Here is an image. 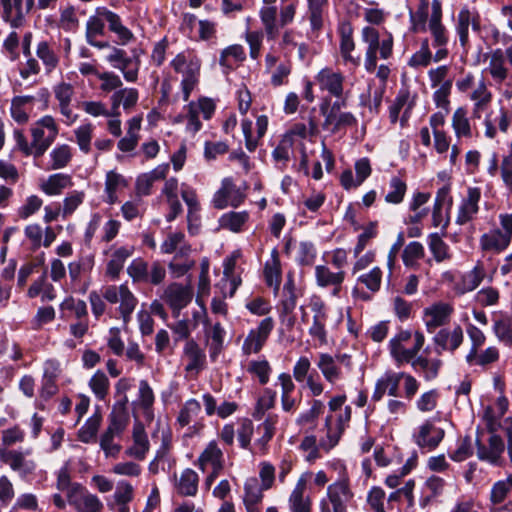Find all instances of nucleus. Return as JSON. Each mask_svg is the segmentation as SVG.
I'll use <instances>...</instances> for the list:
<instances>
[{"mask_svg": "<svg viewBox=\"0 0 512 512\" xmlns=\"http://www.w3.org/2000/svg\"><path fill=\"white\" fill-rule=\"evenodd\" d=\"M510 243V239H508V237H506L499 228L489 230L482 234L479 239L481 250L494 254L503 252Z\"/></svg>", "mask_w": 512, "mask_h": 512, "instance_id": "4c0bfd02", "label": "nucleus"}, {"mask_svg": "<svg viewBox=\"0 0 512 512\" xmlns=\"http://www.w3.org/2000/svg\"><path fill=\"white\" fill-rule=\"evenodd\" d=\"M338 363L343 365L348 371L352 369V359L348 354H340L336 357L328 353H320L318 355L317 368L322 373L324 379L332 385L342 379V371Z\"/></svg>", "mask_w": 512, "mask_h": 512, "instance_id": "f8f14e48", "label": "nucleus"}, {"mask_svg": "<svg viewBox=\"0 0 512 512\" xmlns=\"http://www.w3.org/2000/svg\"><path fill=\"white\" fill-rule=\"evenodd\" d=\"M185 235L183 232H171L161 244V252L164 254H172L179 248L182 255H187L191 251L190 245L184 243Z\"/></svg>", "mask_w": 512, "mask_h": 512, "instance_id": "6e6d98bb", "label": "nucleus"}, {"mask_svg": "<svg viewBox=\"0 0 512 512\" xmlns=\"http://www.w3.org/2000/svg\"><path fill=\"white\" fill-rule=\"evenodd\" d=\"M354 494L348 478H341L327 487L326 497L319 504L320 512H347Z\"/></svg>", "mask_w": 512, "mask_h": 512, "instance_id": "6e6552de", "label": "nucleus"}, {"mask_svg": "<svg viewBox=\"0 0 512 512\" xmlns=\"http://www.w3.org/2000/svg\"><path fill=\"white\" fill-rule=\"evenodd\" d=\"M99 15L108 23L109 30L116 34L122 45L128 44L133 38V33L122 24L121 18L116 13L103 9Z\"/></svg>", "mask_w": 512, "mask_h": 512, "instance_id": "37998d69", "label": "nucleus"}, {"mask_svg": "<svg viewBox=\"0 0 512 512\" xmlns=\"http://www.w3.org/2000/svg\"><path fill=\"white\" fill-rule=\"evenodd\" d=\"M154 401L155 396L152 388L146 380H141L139 382L138 405L143 410V415L147 421H152L153 419L152 406Z\"/></svg>", "mask_w": 512, "mask_h": 512, "instance_id": "4d7b16f0", "label": "nucleus"}, {"mask_svg": "<svg viewBox=\"0 0 512 512\" xmlns=\"http://www.w3.org/2000/svg\"><path fill=\"white\" fill-rule=\"evenodd\" d=\"M512 491V474L506 479L495 482L490 491V501L493 505H500L505 502Z\"/></svg>", "mask_w": 512, "mask_h": 512, "instance_id": "774afa93", "label": "nucleus"}, {"mask_svg": "<svg viewBox=\"0 0 512 512\" xmlns=\"http://www.w3.org/2000/svg\"><path fill=\"white\" fill-rule=\"evenodd\" d=\"M73 156L72 148L68 144L57 145L49 154L51 170H59L65 168L71 161Z\"/></svg>", "mask_w": 512, "mask_h": 512, "instance_id": "680f3d73", "label": "nucleus"}, {"mask_svg": "<svg viewBox=\"0 0 512 512\" xmlns=\"http://www.w3.org/2000/svg\"><path fill=\"white\" fill-rule=\"evenodd\" d=\"M409 363L426 381L435 379L442 367V360L428 357L427 349L424 351V354L414 356L413 360L409 361Z\"/></svg>", "mask_w": 512, "mask_h": 512, "instance_id": "e433bc0d", "label": "nucleus"}, {"mask_svg": "<svg viewBox=\"0 0 512 512\" xmlns=\"http://www.w3.org/2000/svg\"><path fill=\"white\" fill-rule=\"evenodd\" d=\"M257 478H248L244 483L243 503L247 512H261L264 492Z\"/></svg>", "mask_w": 512, "mask_h": 512, "instance_id": "473e14b6", "label": "nucleus"}, {"mask_svg": "<svg viewBox=\"0 0 512 512\" xmlns=\"http://www.w3.org/2000/svg\"><path fill=\"white\" fill-rule=\"evenodd\" d=\"M29 298L41 296L42 301H52L56 298L53 285L48 282L46 274L35 280L27 291Z\"/></svg>", "mask_w": 512, "mask_h": 512, "instance_id": "3c124183", "label": "nucleus"}, {"mask_svg": "<svg viewBox=\"0 0 512 512\" xmlns=\"http://www.w3.org/2000/svg\"><path fill=\"white\" fill-rule=\"evenodd\" d=\"M411 30L415 33L425 32L429 22V2L428 0H420L418 8L415 12H409Z\"/></svg>", "mask_w": 512, "mask_h": 512, "instance_id": "5fc2aeb1", "label": "nucleus"}, {"mask_svg": "<svg viewBox=\"0 0 512 512\" xmlns=\"http://www.w3.org/2000/svg\"><path fill=\"white\" fill-rule=\"evenodd\" d=\"M73 184L72 178L68 174L56 173L50 175L41 185V190L50 196L59 195L66 188Z\"/></svg>", "mask_w": 512, "mask_h": 512, "instance_id": "de8ad7c7", "label": "nucleus"}, {"mask_svg": "<svg viewBox=\"0 0 512 512\" xmlns=\"http://www.w3.org/2000/svg\"><path fill=\"white\" fill-rule=\"evenodd\" d=\"M485 270L482 266L476 265L471 271L463 274L454 285V292L457 295H463L475 290L483 281Z\"/></svg>", "mask_w": 512, "mask_h": 512, "instance_id": "79ce46f5", "label": "nucleus"}, {"mask_svg": "<svg viewBox=\"0 0 512 512\" xmlns=\"http://www.w3.org/2000/svg\"><path fill=\"white\" fill-rule=\"evenodd\" d=\"M129 422V416L124 407H115L110 414V423L105 432L114 436H119L126 429Z\"/></svg>", "mask_w": 512, "mask_h": 512, "instance_id": "0e129e2a", "label": "nucleus"}, {"mask_svg": "<svg viewBox=\"0 0 512 512\" xmlns=\"http://www.w3.org/2000/svg\"><path fill=\"white\" fill-rule=\"evenodd\" d=\"M481 198V191L478 187H469L467 196L463 199L456 216V223L459 225L471 221L478 213V203Z\"/></svg>", "mask_w": 512, "mask_h": 512, "instance_id": "72a5a7b5", "label": "nucleus"}, {"mask_svg": "<svg viewBox=\"0 0 512 512\" xmlns=\"http://www.w3.org/2000/svg\"><path fill=\"white\" fill-rule=\"evenodd\" d=\"M443 429L434 425L431 421H426L418 427L414 434V441L420 448L428 450L435 449L444 438Z\"/></svg>", "mask_w": 512, "mask_h": 512, "instance_id": "a878e982", "label": "nucleus"}, {"mask_svg": "<svg viewBox=\"0 0 512 512\" xmlns=\"http://www.w3.org/2000/svg\"><path fill=\"white\" fill-rule=\"evenodd\" d=\"M104 299L109 303H120L119 313L123 319L124 325H127L131 320V315L135 310L138 300L127 285L122 284L119 286L111 285L104 289L102 295L95 291L89 294V301L91 304L92 313L96 317L103 315L106 309Z\"/></svg>", "mask_w": 512, "mask_h": 512, "instance_id": "f257e3e1", "label": "nucleus"}, {"mask_svg": "<svg viewBox=\"0 0 512 512\" xmlns=\"http://www.w3.org/2000/svg\"><path fill=\"white\" fill-rule=\"evenodd\" d=\"M36 55L42 61L47 74L52 73L59 65V57L47 41L38 43Z\"/></svg>", "mask_w": 512, "mask_h": 512, "instance_id": "13d9d810", "label": "nucleus"}, {"mask_svg": "<svg viewBox=\"0 0 512 512\" xmlns=\"http://www.w3.org/2000/svg\"><path fill=\"white\" fill-rule=\"evenodd\" d=\"M246 59L245 50L240 44H233L224 48L220 52L219 64L224 69L231 70L234 65L238 62H242Z\"/></svg>", "mask_w": 512, "mask_h": 512, "instance_id": "8fccbe9b", "label": "nucleus"}, {"mask_svg": "<svg viewBox=\"0 0 512 512\" xmlns=\"http://www.w3.org/2000/svg\"><path fill=\"white\" fill-rule=\"evenodd\" d=\"M278 60L279 58L272 47L265 56V70L271 75V84L275 87L285 84L292 71L290 61H283L277 65Z\"/></svg>", "mask_w": 512, "mask_h": 512, "instance_id": "5701e85b", "label": "nucleus"}, {"mask_svg": "<svg viewBox=\"0 0 512 512\" xmlns=\"http://www.w3.org/2000/svg\"><path fill=\"white\" fill-rule=\"evenodd\" d=\"M182 358L185 361V372L191 377H196L205 368L206 354L192 339L185 343Z\"/></svg>", "mask_w": 512, "mask_h": 512, "instance_id": "f3484780", "label": "nucleus"}, {"mask_svg": "<svg viewBox=\"0 0 512 512\" xmlns=\"http://www.w3.org/2000/svg\"><path fill=\"white\" fill-rule=\"evenodd\" d=\"M264 277L266 284L277 293L281 284V264L277 249L272 250L271 257L265 264Z\"/></svg>", "mask_w": 512, "mask_h": 512, "instance_id": "a18cd8bd", "label": "nucleus"}, {"mask_svg": "<svg viewBox=\"0 0 512 512\" xmlns=\"http://www.w3.org/2000/svg\"><path fill=\"white\" fill-rule=\"evenodd\" d=\"M67 500L76 512H102L104 508L99 497L82 485L74 486Z\"/></svg>", "mask_w": 512, "mask_h": 512, "instance_id": "4468645a", "label": "nucleus"}, {"mask_svg": "<svg viewBox=\"0 0 512 512\" xmlns=\"http://www.w3.org/2000/svg\"><path fill=\"white\" fill-rule=\"evenodd\" d=\"M316 81L322 91H326L336 98L343 96L345 77L341 72L323 68L318 72Z\"/></svg>", "mask_w": 512, "mask_h": 512, "instance_id": "393cba45", "label": "nucleus"}, {"mask_svg": "<svg viewBox=\"0 0 512 512\" xmlns=\"http://www.w3.org/2000/svg\"><path fill=\"white\" fill-rule=\"evenodd\" d=\"M472 27L474 31L480 30V17L476 11H471L468 8H463L460 10L457 23H456V32L459 36L460 44L463 48L469 43V27Z\"/></svg>", "mask_w": 512, "mask_h": 512, "instance_id": "c85d7f7f", "label": "nucleus"}, {"mask_svg": "<svg viewBox=\"0 0 512 512\" xmlns=\"http://www.w3.org/2000/svg\"><path fill=\"white\" fill-rule=\"evenodd\" d=\"M346 399V395L342 394L332 397L328 402V408L331 413L325 418L324 429L326 435L320 440V445L326 450H330L337 445L350 422L352 411L350 406H346L336 416L332 414L342 407Z\"/></svg>", "mask_w": 512, "mask_h": 512, "instance_id": "f03ea898", "label": "nucleus"}, {"mask_svg": "<svg viewBox=\"0 0 512 512\" xmlns=\"http://www.w3.org/2000/svg\"><path fill=\"white\" fill-rule=\"evenodd\" d=\"M173 487L183 497H195L198 493L199 476L191 468H185L179 475L174 474Z\"/></svg>", "mask_w": 512, "mask_h": 512, "instance_id": "7c9ffc66", "label": "nucleus"}, {"mask_svg": "<svg viewBox=\"0 0 512 512\" xmlns=\"http://www.w3.org/2000/svg\"><path fill=\"white\" fill-rule=\"evenodd\" d=\"M403 372H394L391 370L386 371L381 375L375 383L374 391L372 393V401L378 402L383 399L387 394L396 397L399 392L400 381L402 380Z\"/></svg>", "mask_w": 512, "mask_h": 512, "instance_id": "4be33fe9", "label": "nucleus"}, {"mask_svg": "<svg viewBox=\"0 0 512 512\" xmlns=\"http://www.w3.org/2000/svg\"><path fill=\"white\" fill-rule=\"evenodd\" d=\"M425 256L424 246L417 241L407 244L402 252V260L406 267L415 268L419 260Z\"/></svg>", "mask_w": 512, "mask_h": 512, "instance_id": "338daca9", "label": "nucleus"}, {"mask_svg": "<svg viewBox=\"0 0 512 512\" xmlns=\"http://www.w3.org/2000/svg\"><path fill=\"white\" fill-rule=\"evenodd\" d=\"M338 32L340 35V54L345 63L354 66L360 64V56H354L352 52L355 50V42L353 39V27L351 23L344 21L339 25Z\"/></svg>", "mask_w": 512, "mask_h": 512, "instance_id": "2f4dec72", "label": "nucleus"}, {"mask_svg": "<svg viewBox=\"0 0 512 512\" xmlns=\"http://www.w3.org/2000/svg\"><path fill=\"white\" fill-rule=\"evenodd\" d=\"M483 74L491 78L497 86L509 85L512 81V73L508 64L512 67V44L506 49L495 48L483 54Z\"/></svg>", "mask_w": 512, "mask_h": 512, "instance_id": "39448f33", "label": "nucleus"}, {"mask_svg": "<svg viewBox=\"0 0 512 512\" xmlns=\"http://www.w3.org/2000/svg\"><path fill=\"white\" fill-rule=\"evenodd\" d=\"M128 185L126 179L120 173L116 171H109L106 174L105 179V193H106V202L109 204H114L117 202L116 192L124 188Z\"/></svg>", "mask_w": 512, "mask_h": 512, "instance_id": "bf43d9fd", "label": "nucleus"}, {"mask_svg": "<svg viewBox=\"0 0 512 512\" xmlns=\"http://www.w3.org/2000/svg\"><path fill=\"white\" fill-rule=\"evenodd\" d=\"M307 479L302 475L293 488L289 499V509L291 512H311V499L305 495Z\"/></svg>", "mask_w": 512, "mask_h": 512, "instance_id": "ea45409f", "label": "nucleus"}, {"mask_svg": "<svg viewBox=\"0 0 512 512\" xmlns=\"http://www.w3.org/2000/svg\"><path fill=\"white\" fill-rule=\"evenodd\" d=\"M245 195L230 178L222 180L221 187L215 192L212 203L217 209H224L228 206L237 207L243 200Z\"/></svg>", "mask_w": 512, "mask_h": 512, "instance_id": "dca6fc26", "label": "nucleus"}, {"mask_svg": "<svg viewBox=\"0 0 512 512\" xmlns=\"http://www.w3.org/2000/svg\"><path fill=\"white\" fill-rule=\"evenodd\" d=\"M104 33V23L100 17L91 16L86 23V40L91 45L98 49L109 47L107 41H97L96 38Z\"/></svg>", "mask_w": 512, "mask_h": 512, "instance_id": "864d4df0", "label": "nucleus"}, {"mask_svg": "<svg viewBox=\"0 0 512 512\" xmlns=\"http://www.w3.org/2000/svg\"><path fill=\"white\" fill-rule=\"evenodd\" d=\"M173 70L181 74V91L183 100L188 101L191 92L199 83L201 59L193 50H184L178 53L170 63Z\"/></svg>", "mask_w": 512, "mask_h": 512, "instance_id": "20e7f679", "label": "nucleus"}, {"mask_svg": "<svg viewBox=\"0 0 512 512\" xmlns=\"http://www.w3.org/2000/svg\"><path fill=\"white\" fill-rule=\"evenodd\" d=\"M224 454L216 441H210L197 458L196 465L201 471H206L208 467L223 469Z\"/></svg>", "mask_w": 512, "mask_h": 512, "instance_id": "c9c22d12", "label": "nucleus"}, {"mask_svg": "<svg viewBox=\"0 0 512 512\" xmlns=\"http://www.w3.org/2000/svg\"><path fill=\"white\" fill-rule=\"evenodd\" d=\"M453 313V307L445 302H437L423 311V320L428 332L432 333L436 328L447 324Z\"/></svg>", "mask_w": 512, "mask_h": 512, "instance_id": "412c9836", "label": "nucleus"}, {"mask_svg": "<svg viewBox=\"0 0 512 512\" xmlns=\"http://www.w3.org/2000/svg\"><path fill=\"white\" fill-rule=\"evenodd\" d=\"M36 99L31 95L15 96L11 100L10 115L20 125L26 124L30 119Z\"/></svg>", "mask_w": 512, "mask_h": 512, "instance_id": "58836bf2", "label": "nucleus"}, {"mask_svg": "<svg viewBox=\"0 0 512 512\" xmlns=\"http://www.w3.org/2000/svg\"><path fill=\"white\" fill-rule=\"evenodd\" d=\"M361 39L367 44L364 66L368 72H373L377 67V51L383 59H388L393 51V38L388 35L387 38L380 41L378 31L370 26H366L361 31Z\"/></svg>", "mask_w": 512, "mask_h": 512, "instance_id": "0eeeda50", "label": "nucleus"}, {"mask_svg": "<svg viewBox=\"0 0 512 512\" xmlns=\"http://www.w3.org/2000/svg\"><path fill=\"white\" fill-rule=\"evenodd\" d=\"M139 94L135 88H120L115 91L111 98V109L113 111H119V107L122 106L125 111H130L138 102Z\"/></svg>", "mask_w": 512, "mask_h": 512, "instance_id": "c03bdc74", "label": "nucleus"}, {"mask_svg": "<svg viewBox=\"0 0 512 512\" xmlns=\"http://www.w3.org/2000/svg\"><path fill=\"white\" fill-rule=\"evenodd\" d=\"M109 53L106 56V61L111 64L115 69L122 72L124 79L127 82H136L140 69V58L137 55L132 57L128 56L126 51L115 46L106 47Z\"/></svg>", "mask_w": 512, "mask_h": 512, "instance_id": "9d476101", "label": "nucleus"}, {"mask_svg": "<svg viewBox=\"0 0 512 512\" xmlns=\"http://www.w3.org/2000/svg\"><path fill=\"white\" fill-rule=\"evenodd\" d=\"M425 342L424 335L416 331L412 334L409 330H401L389 341V352L397 366L412 361L419 354Z\"/></svg>", "mask_w": 512, "mask_h": 512, "instance_id": "423d86ee", "label": "nucleus"}, {"mask_svg": "<svg viewBox=\"0 0 512 512\" xmlns=\"http://www.w3.org/2000/svg\"><path fill=\"white\" fill-rule=\"evenodd\" d=\"M451 125L455 136L458 139H471L473 136L472 126L470 123V119L467 115V110L465 107H458L451 119Z\"/></svg>", "mask_w": 512, "mask_h": 512, "instance_id": "49530a36", "label": "nucleus"}, {"mask_svg": "<svg viewBox=\"0 0 512 512\" xmlns=\"http://www.w3.org/2000/svg\"><path fill=\"white\" fill-rule=\"evenodd\" d=\"M248 219L249 214L246 211L228 212L219 218V225L222 229L238 233L242 230V227Z\"/></svg>", "mask_w": 512, "mask_h": 512, "instance_id": "052dcab7", "label": "nucleus"}, {"mask_svg": "<svg viewBox=\"0 0 512 512\" xmlns=\"http://www.w3.org/2000/svg\"><path fill=\"white\" fill-rule=\"evenodd\" d=\"M247 372L256 377L261 385L269 382L272 373V367L268 360L262 358L251 360L246 368Z\"/></svg>", "mask_w": 512, "mask_h": 512, "instance_id": "69168bd1", "label": "nucleus"}, {"mask_svg": "<svg viewBox=\"0 0 512 512\" xmlns=\"http://www.w3.org/2000/svg\"><path fill=\"white\" fill-rule=\"evenodd\" d=\"M326 108L327 103H322L320 106V112L324 116L323 127L330 129L333 133L357 124V119L351 112H326Z\"/></svg>", "mask_w": 512, "mask_h": 512, "instance_id": "c756f323", "label": "nucleus"}, {"mask_svg": "<svg viewBox=\"0 0 512 512\" xmlns=\"http://www.w3.org/2000/svg\"><path fill=\"white\" fill-rule=\"evenodd\" d=\"M132 439L133 444L125 450V455L139 461L144 460L149 452L150 443L142 423L134 424Z\"/></svg>", "mask_w": 512, "mask_h": 512, "instance_id": "f704fd0d", "label": "nucleus"}, {"mask_svg": "<svg viewBox=\"0 0 512 512\" xmlns=\"http://www.w3.org/2000/svg\"><path fill=\"white\" fill-rule=\"evenodd\" d=\"M309 307L313 313L312 323L309 327V335L319 346L327 345L326 322L328 320V314L325 302L320 296L313 295L309 299Z\"/></svg>", "mask_w": 512, "mask_h": 512, "instance_id": "9b49d317", "label": "nucleus"}, {"mask_svg": "<svg viewBox=\"0 0 512 512\" xmlns=\"http://www.w3.org/2000/svg\"><path fill=\"white\" fill-rule=\"evenodd\" d=\"M132 255V249L120 247L111 254V259L107 263L106 274L111 279L118 278L124 267L126 260Z\"/></svg>", "mask_w": 512, "mask_h": 512, "instance_id": "603ef678", "label": "nucleus"}, {"mask_svg": "<svg viewBox=\"0 0 512 512\" xmlns=\"http://www.w3.org/2000/svg\"><path fill=\"white\" fill-rule=\"evenodd\" d=\"M3 6V18L12 27L23 25L25 16L34 5V0H1Z\"/></svg>", "mask_w": 512, "mask_h": 512, "instance_id": "aec40b11", "label": "nucleus"}, {"mask_svg": "<svg viewBox=\"0 0 512 512\" xmlns=\"http://www.w3.org/2000/svg\"><path fill=\"white\" fill-rule=\"evenodd\" d=\"M344 279L345 272L343 270L332 272L330 268L325 265H317L315 267L316 284L321 288L343 284Z\"/></svg>", "mask_w": 512, "mask_h": 512, "instance_id": "09e8293b", "label": "nucleus"}, {"mask_svg": "<svg viewBox=\"0 0 512 512\" xmlns=\"http://www.w3.org/2000/svg\"><path fill=\"white\" fill-rule=\"evenodd\" d=\"M512 123V114L504 107H500L497 111H489L483 119L485 127V137L494 139L497 135V130L502 133H507Z\"/></svg>", "mask_w": 512, "mask_h": 512, "instance_id": "a211bd4d", "label": "nucleus"}, {"mask_svg": "<svg viewBox=\"0 0 512 512\" xmlns=\"http://www.w3.org/2000/svg\"><path fill=\"white\" fill-rule=\"evenodd\" d=\"M476 448V454L479 460L492 465H498L505 450V444L502 438L497 433H494L490 435L487 445L477 438Z\"/></svg>", "mask_w": 512, "mask_h": 512, "instance_id": "6ab92c4d", "label": "nucleus"}, {"mask_svg": "<svg viewBox=\"0 0 512 512\" xmlns=\"http://www.w3.org/2000/svg\"><path fill=\"white\" fill-rule=\"evenodd\" d=\"M274 328V320L271 317H266L260 321L258 326L251 329L246 336L243 345L242 352L245 355L259 353L265 345L270 333Z\"/></svg>", "mask_w": 512, "mask_h": 512, "instance_id": "ddd939ff", "label": "nucleus"}, {"mask_svg": "<svg viewBox=\"0 0 512 512\" xmlns=\"http://www.w3.org/2000/svg\"><path fill=\"white\" fill-rule=\"evenodd\" d=\"M427 26L433 38V46H446L448 33L442 24V4L439 0H433L431 3V15Z\"/></svg>", "mask_w": 512, "mask_h": 512, "instance_id": "bb28decb", "label": "nucleus"}, {"mask_svg": "<svg viewBox=\"0 0 512 512\" xmlns=\"http://www.w3.org/2000/svg\"><path fill=\"white\" fill-rule=\"evenodd\" d=\"M463 330L461 326L457 325L452 330L444 328L439 330L433 337V342L441 350L455 351L460 347L463 342Z\"/></svg>", "mask_w": 512, "mask_h": 512, "instance_id": "a19ab883", "label": "nucleus"}, {"mask_svg": "<svg viewBox=\"0 0 512 512\" xmlns=\"http://www.w3.org/2000/svg\"><path fill=\"white\" fill-rule=\"evenodd\" d=\"M26 453L16 450L0 449V460L9 465L13 471L22 476L31 474L36 469V463L33 460L26 459Z\"/></svg>", "mask_w": 512, "mask_h": 512, "instance_id": "cd10ccee", "label": "nucleus"}, {"mask_svg": "<svg viewBox=\"0 0 512 512\" xmlns=\"http://www.w3.org/2000/svg\"><path fill=\"white\" fill-rule=\"evenodd\" d=\"M299 0H280L279 19L277 18L278 9L274 6H262L259 10L265 35L268 40H275L280 29L294 21Z\"/></svg>", "mask_w": 512, "mask_h": 512, "instance_id": "7ed1b4c3", "label": "nucleus"}, {"mask_svg": "<svg viewBox=\"0 0 512 512\" xmlns=\"http://www.w3.org/2000/svg\"><path fill=\"white\" fill-rule=\"evenodd\" d=\"M53 93L58 101L60 113L65 117L66 124L70 125L77 119V115L71 108V102L74 96V87L70 83L60 82L53 88Z\"/></svg>", "mask_w": 512, "mask_h": 512, "instance_id": "b1692460", "label": "nucleus"}, {"mask_svg": "<svg viewBox=\"0 0 512 512\" xmlns=\"http://www.w3.org/2000/svg\"><path fill=\"white\" fill-rule=\"evenodd\" d=\"M192 295L189 286L174 282L164 289L161 299L169 305L173 315L178 317L180 311L191 302Z\"/></svg>", "mask_w": 512, "mask_h": 512, "instance_id": "2eb2a0df", "label": "nucleus"}, {"mask_svg": "<svg viewBox=\"0 0 512 512\" xmlns=\"http://www.w3.org/2000/svg\"><path fill=\"white\" fill-rule=\"evenodd\" d=\"M33 147L36 148V158L41 157L58 136L59 129L55 119L45 115L30 127Z\"/></svg>", "mask_w": 512, "mask_h": 512, "instance_id": "1a4fd4ad", "label": "nucleus"}, {"mask_svg": "<svg viewBox=\"0 0 512 512\" xmlns=\"http://www.w3.org/2000/svg\"><path fill=\"white\" fill-rule=\"evenodd\" d=\"M294 140L291 135H284L272 151V158L280 169L286 167L293 151Z\"/></svg>", "mask_w": 512, "mask_h": 512, "instance_id": "e2e57ef3", "label": "nucleus"}]
</instances>
